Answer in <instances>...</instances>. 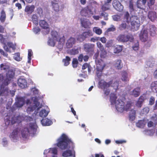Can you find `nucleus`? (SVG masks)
<instances>
[{
  "mask_svg": "<svg viewBox=\"0 0 157 157\" xmlns=\"http://www.w3.org/2000/svg\"><path fill=\"white\" fill-rule=\"evenodd\" d=\"M124 19L128 24L130 22L132 30L134 31L138 30L140 22L137 16H133L130 17L129 13L126 12L124 13Z\"/></svg>",
  "mask_w": 157,
  "mask_h": 157,
  "instance_id": "obj_1",
  "label": "nucleus"
},
{
  "mask_svg": "<svg viewBox=\"0 0 157 157\" xmlns=\"http://www.w3.org/2000/svg\"><path fill=\"white\" fill-rule=\"evenodd\" d=\"M72 145L73 148V143L65 134H63L58 139L57 143V146L62 150H64L68 148V145Z\"/></svg>",
  "mask_w": 157,
  "mask_h": 157,
  "instance_id": "obj_2",
  "label": "nucleus"
},
{
  "mask_svg": "<svg viewBox=\"0 0 157 157\" xmlns=\"http://www.w3.org/2000/svg\"><path fill=\"white\" fill-rule=\"evenodd\" d=\"M29 126L28 128H25L21 131V135L24 138H26L29 134H34L36 132V126L35 124L30 123Z\"/></svg>",
  "mask_w": 157,
  "mask_h": 157,
  "instance_id": "obj_3",
  "label": "nucleus"
},
{
  "mask_svg": "<svg viewBox=\"0 0 157 157\" xmlns=\"http://www.w3.org/2000/svg\"><path fill=\"white\" fill-rule=\"evenodd\" d=\"M96 64V74L99 78L102 75V72L105 66V64L102 59H95Z\"/></svg>",
  "mask_w": 157,
  "mask_h": 157,
  "instance_id": "obj_4",
  "label": "nucleus"
},
{
  "mask_svg": "<svg viewBox=\"0 0 157 157\" xmlns=\"http://www.w3.org/2000/svg\"><path fill=\"white\" fill-rule=\"evenodd\" d=\"M132 35L130 34L125 35L124 34H119L116 38L117 40L119 42L125 43L128 41L132 42L133 40Z\"/></svg>",
  "mask_w": 157,
  "mask_h": 157,
  "instance_id": "obj_5",
  "label": "nucleus"
},
{
  "mask_svg": "<svg viewBox=\"0 0 157 157\" xmlns=\"http://www.w3.org/2000/svg\"><path fill=\"white\" fill-rule=\"evenodd\" d=\"M94 12L92 6H87L82 9L80 13L82 16L89 17L94 14Z\"/></svg>",
  "mask_w": 157,
  "mask_h": 157,
  "instance_id": "obj_6",
  "label": "nucleus"
},
{
  "mask_svg": "<svg viewBox=\"0 0 157 157\" xmlns=\"http://www.w3.org/2000/svg\"><path fill=\"white\" fill-rule=\"evenodd\" d=\"M51 36L52 37L51 38H52V39L57 41L59 40L60 47H63V44L64 42L65 39L64 36H62L61 37H59L58 33L56 31H52L51 32Z\"/></svg>",
  "mask_w": 157,
  "mask_h": 157,
  "instance_id": "obj_7",
  "label": "nucleus"
},
{
  "mask_svg": "<svg viewBox=\"0 0 157 157\" xmlns=\"http://www.w3.org/2000/svg\"><path fill=\"white\" fill-rule=\"evenodd\" d=\"M32 99L33 100L34 105L32 106L30 105L27 109L26 111L28 114H30L31 112H33L40 105V103L38 102L36 97H33Z\"/></svg>",
  "mask_w": 157,
  "mask_h": 157,
  "instance_id": "obj_8",
  "label": "nucleus"
},
{
  "mask_svg": "<svg viewBox=\"0 0 157 157\" xmlns=\"http://www.w3.org/2000/svg\"><path fill=\"white\" fill-rule=\"evenodd\" d=\"M40 26L45 30L43 31V33L44 34H48L50 32V29L49 27V25L44 20H40L39 22Z\"/></svg>",
  "mask_w": 157,
  "mask_h": 157,
  "instance_id": "obj_9",
  "label": "nucleus"
},
{
  "mask_svg": "<svg viewBox=\"0 0 157 157\" xmlns=\"http://www.w3.org/2000/svg\"><path fill=\"white\" fill-rule=\"evenodd\" d=\"M114 104L117 111L120 112H122L124 111V103L122 100L118 99Z\"/></svg>",
  "mask_w": 157,
  "mask_h": 157,
  "instance_id": "obj_10",
  "label": "nucleus"
},
{
  "mask_svg": "<svg viewBox=\"0 0 157 157\" xmlns=\"http://www.w3.org/2000/svg\"><path fill=\"white\" fill-rule=\"evenodd\" d=\"M140 39L143 42L147 41L149 38L148 37V32L145 29H143L141 31L139 35Z\"/></svg>",
  "mask_w": 157,
  "mask_h": 157,
  "instance_id": "obj_11",
  "label": "nucleus"
},
{
  "mask_svg": "<svg viewBox=\"0 0 157 157\" xmlns=\"http://www.w3.org/2000/svg\"><path fill=\"white\" fill-rule=\"evenodd\" d=\"M112 83V80H111L108 82L103 80H101L99 82V86L101 88L104 90L109 87Z\"/></svg>",
  "mask_w": 157,
  "mask_h": 157,
  "instance_id": "obj_12",
  "label": "nucleus"
},
{
  "mask_svg": "<svg viewBox=\"0 0 157 157\" xmlns=\"http://www.w3.org/2000/svg\"><path fill=\"white\" fill-rule=\"evenodd\" d=\"M17 81V84L21 88H24L27 86L26 80L23 76H21Z\"/></svg>",
  "mask_w": 157,
  "mask_h": 157,
  "instance_id": "obj_13",
  "label": "nucleus"
},
{
  "mask_svg": "<svg viewBox=\"0 0 157 157\" xmlns=\"http://www.w3.org/2000/svg\"><path fill=\"white\" fill-rule=\"evenodd\" d=\"M113 5L114 8L117 11H121L123 9V6L117 0H114L113 1Z\"/></svg>",
  "mask_w": 157,
  "mask_h": 157,
  "instance_id": "obj_14",
  "label": "nucleus"
},
{
  "mask_svg": "<svg viewBox=\"0 0 157 157\" xmlns=\"http://www.w3.org/2000/svg\"><path fill=\"white\" fill-rule=\"evenodd\" d=\"M9 93V89L7 87H5L4 86L2 85L0 89V95L5 96H7Z\"/></svg>",
  "mask_w": 157,
  "mask_h": 157,
  "instance_id": "obj_15",
  "label": "nucleus"
},
{
  "mask_svg": "<svg viewBox=\"0 0 157 157\" xmlns=\"http://www.w3.org/2000/svg\"><path fill=\"white\" fill-rule=\"evenodd\" d=\"M4 50L7 52H11V49L14 50L15 49V46L12 43L8 42L7 44H5L3 46Z\"/></svg>",
  "mask_w": 157,
  "mask_h": 157,
  "instance_id": "obj_16",
  "label": "nucleus"
},
{
  "mask_svg": "<svg viewBox=\"0 0 157 157\" xmlns=\"http://www.w3.org/2000/svg\"><path fill=\"white\" fill-rule=\"evenodd\" d=\"M81 21L82 25L85 28H89L92 24L90 21L87 19H82Z\"/></svg>",
  "mask_w": 157,
  "mask_h": 157,
  "instance_id": "obj_17",
  "label": "nucleus"
},
{
  "mask_svg": "<svg viewBox=\"0 0 157 157\" xmlns=\"http://www.w3.org/2000/svg\"><path fill=\"white\" fill-rule=\"evenodd\" d=\"M25 103V99L23 97H18L17 98V100L15 102L17 107L20 108L22 107Z\"/></svg>",
  "mask_w": 157,
  "mask_h": 157,
  "instance_id": "obj_18",
  "label": "nucleus"
},
{
  "mask_svg": "<svg viewBox=\"0 0 157 157\" xmlns=\"http://www.w3.org/2000/svg\"><path fill=\"white\" fill-rule=\"evenodd\" d=\"M97 47L100 50L103 54V55H102V54H101L100 56L101 58H104L105 57L104 55H106V51L105 50L104 47L102 44L100 42H97Z\"/></svg>",
  "mask_w": 157,
  "mask_h": 157,
  "instance_id": "obj_19",
  "label": "nucleus"
},
{
  "mask_svg": "<svg viewBox=\"0 0 157 157\" xmlns=\"http://www.w3.org/2000/svg\"><path fill=\"white\" fill-rule=\"evenodd\" d=\"M84 49L85 51L89 52H93L94 45L90 44H86L84 45Z\"/></svg>",
  "mask_w": 157,
  "mask_h": 157,
  "instance_id": "obj_20",
  "label": "nucleus"
},
{
  "mask_svg": "<svg viewBox=\"0 0 157 157\" xmlns=\"http://www.w3.org/2000/svg\"><path fill=\"white\" fill-rule=\"evenodd\" d=\"M75 42V39L74 38L71 37L67 40L66 43V46L67 48L72 47Z\"/></svg>",
  "mask_w": 157,
  "mask_h": 157,
  "instance_id": "obj_21",
  "label": "nucleus"
},
{
  "mask_svg": "<svg viewBox=\"0 0 157 157\" xmlns=\"http://www.w3.org/2000/svg\"><path fill=\"white\" fill-rule=\"evenodd\" d=\"M140 94V89L139 87L135 88L131 92V94L135 97H138Z\"/></svg>",
  "mask_w": 157,
  "mask_h": 157,
  "instance_id": "obj_22",
  "label": "nucleus"
},
{
  "mask_svg": "<svg viewBox=\"0 0 157 157\" xmlns=\"http://www.w3.org/2000/svg\"><path fill=\"white\" fill-rule=\"evenodd\" d=\"M41 122L44 126H49L52 123V121L51 120L47 118L43 119Z\"/></svg>",
  "mask_w": 157,
  "mask_h": 157,
  "instance_id": "obj_23",
  "label": "nucleus"
},
{
  "mask_svg": "<svg viewBox=\"0 0 157 157\" xmlns=\"http://www.w3.org/2000/svg\"><path fill=\"white\" fill-rule=\"evenodd\" d=\"M148 17L151 21H153L156 18V13L153 11H149L148 13Z\"/></svg>",
  "mask_w": 157,
  "mask_h": 157,
  "instance_id": "obj_24",
  "label": "nucleus"
},
{
  "mask_svg": "<svg viewBox=\"0 0 157 157\" xmlns=\"http://www.w3.org/2000/svg\"><path fill=\"white\" fill-rule=\"evenodd\" d=\"M35 8L33 5L27 6L25 8V11L28 13L31 14L34 11Z\"/></svg>",
  "mask_w": 157,
  "mask_h": 157,
  "instance_id": "obj_25",
  "label": "nucleus"
},
{
  "mask_svg": "<svg viewBox=\"0 0 157 157\" xmlns=\"http://www.w3.org/2000/svg\"><path fill=\"white\" fill-rule=\"evenodd\" d=\"M6 15L4 10H2L0 12V21L1 22L4 23L6 19Z\"/></svg>",
  "mask_w": 157,
  "mask_h": 157,
  "instance_id": "obj_26",
  "label": "nucleus"
},
{
  "mask_svg": "<svg viewBox=\"0 0 157 157\" xmlns=\"http://www.w3.org/2000/svg\"><path fill=\"white\" fill-rule=\"evenodd\" d=\"M122 45H117L113 47V52L115 53H119L122 50Z\"/></svg>",
  "mask_w": 157,
  "mask_h": 157,
  "instance_id": "obj_27",
  "label": "nucleus"
},
{
  "mask_svg": "<svg viewBox=\"0 0 157 157\" xmlns=\"http://www.w3.org/2000/svg\"><path fill=\"white\" fill-rule=\"evenodd\" d=\"M116 94L114 93H111L110 95V101L112 104H114L117 99Z\"/></svg>",
  "mask_w": 157,
  "mask_h": 157,
  "instance_id": "obj_28",
  "label": "nucleus"
},
{
  "mask_svg": "<svg viewBox=\"0 0 157 157\" xmlns=\"http://www.w3.org/2000/svg\"><path fill=\"white\" fill-rule=\"evenodd\" d=\"M14 75L15 73L13 70H9L6 74V77L11 79L13 78Z\"/></svg>",
  "mask_w": 157,
  "mask_h": 157,
  "instance_id": "obj_29",
  "label": "nucleus"
},
{
  "mask_svg": "<svg viewBox=\"0 0 157 157\" xmlns=\"http://www.w3.org/2000/svg\"><path fill=\"white\" fill-rule=\"evenodd\" d=\"M122 77L121 79L123 81L127 82L129 81V79L128 77V73L125 71H123L122 73Z\"/></svg>",
  "mask_w": 157,
  "mask_h": 157,
  "instance_id": "obj_30",
  "label": "nucleus"
},
{
  "mask_svg": "<svg viewBox=\"0 0 157 157\" xmlns=\"http://www.w3.org/2000/svg\"><path fill=\"white\" fill-rule=\"evenodd\" d=\"M136 111L134 109L131 110L129 115V120L131 121H133L135 119Z\"/></svg>",
  "mask_w": 157,
  "mask_h": 157,
  "instance_id": "obj_31",
  "label": "nucleus"
},
{
  "mask_svg": "<svg viewBox=\"0 0 157 157\" xmlns=\"http://www.w3.org/2000/svg\"><path fill=\"white\" fill-rule=\"evenodd\" d=\"M116 68L117 69H121L123 67V64L121 63V59H118L115 64Z\"/></svg>",
  "mask_w": 157,
  "mask_h": 157,
  "instance_id": "obj_32",
  "label": "nucleus"
},
{
  "mask_svg": "<svg viewBox=\"0 0 157 157\" xmlns=\"http://www.w3.org/2000/svg\"><path fill=\"white\" fill-rule=\"evenodd\" d=\"M125 20L124 19L123 22L121 24H120L118 27L119 29L120 30H123L124 29L126 28L127 26H128V24L127 23H126L125 22L126 21H124Z\"/></svg>",
  "mask_w": 157,
  "mask_h": 157,
  "instance_id": "obj_33",
  "label": "nucleus"
},
{
  "mask_svg": "<svg viewBox=\"0 0 157 157\" xmlns=\"http://www.w3.org/2000/svg\"><path fill=\"white\" fill-rule=\"evenodd\" d=\"M72 155V152L71 150H67L63 151L62 153V156L64 157H69Z\"/></svg>",
  "mask_w": 157,
  "mask_h": 157,
  "instance_id": "obj_34",
  "label": "nucleus"
},
{
  "mask_svg": "<svg viewBox=\"0 0 157 157\" xmlns=\"http://www.w3.org/2000/svg\"><path fill=\"white\" fill-rule=\"evenodd\" d=\"M146 124V122L145 120H141L139 121L136 124V126L140 128H143Z\"/></svg>",
  "mask_w": 157,
  "mask_h": 157,
  "instance_id": "obj_35",
  "label": "nucleus"
},
{
  "mask_svg": "<svg viewBox=\"0 0 157 157\" xmlns=\"http://www.w3.org/2000/svg\"><path fill=\"white\" fill-rule=\"evenodd\" d=\"M52 8L55 12H57L59 10V6L57 3L52 2Z\"/></svg>",
  "mask_w": 157,
  "mask_h": 157,
  "instance_id": "obj_36",
  "label": "nucleus"
},
{
  "mask_svg": "<svg viewBox=\"0 0 157 157\" xmlns=\"http://www.w3.org/2000/svg\"><path fill=\"white\" fill-rule=\"evenodd\" d=\"M156 28L155 27L152 25L150 26V34L152 36H154L156 33Z\"/></svg>",
  "mask_w": 157,
  "mask_h": 157,
  "instance_id": "obj_37",
  "label": "nucleus"
},
{
  "mask_svg": "<svg viewBox=\"0 0 157 157\" xmlns=\"http://www.w3.org/2000/svg\"><path fill=\"white\" fill-rule=\"evenodd\" d=\"M17 132L18 130L17 129L14 130L10 134V138H11L14 140L16 139L17 137Z\"/></svg>",
  "mask_w": 157,
  "mask_h": 157,
  "instance_id": "obj_38",
  "label": "nucleus"
},
{
  "mask_svg": "<svg viewBox=\"0 0 157 157\" xmlns=\"http://www.w3.org/2000/svg\"><path fill=\"white\" fill-rule=\"evenodd\" d=\"M48 113L45 109H42L40 112L39 114L40 117H46L48 115Z\"/></svg>",
  "mask_w": 157,
  "mask_h": 157,
  "instance_id": "obj_39",
  "label": "nucleus"
},
{
  "mask_svg": "<svg viewBox=\"0 0 157 157\" xmlns=\"http://www.w3.org/2000/svg\"><path fill=\"white\" fill-rule=\"evenodd\" d=\"M93 31L98 35H100L102 33L101 29L98 27H94L93 29Z\"/></svg>",
  "mask_w": 157,
  "mask_h": 157,
  "instance_id": "obj_40",
  "label": "nucleus"
},
{
  "mask_svg": "<svg viewBox=\"0 0 157 157\" xmlns=\"http://www.w3.org/2000/svg\"><path fill=\"white\" fill-rule=\"evenodd\" d=\"M132 106V103L130 101H127L125 105H124V110L128 111L129 110Z\"/></svg>",
  "mask_w": 157,
  "mask_h": 157,
  "instance_id": "obj_41",
  "label": "nucleus"
},
{
  "mask_svg": "<svg viewBox=\"0 0 157 157\" xmlns=\"http://www.w3.org/2000/svg\"><path fill=\"white\" fill-rule=\"evenodd\" d=\"M79 52L78 48H75L70 50L68 51V53L71 55H74L78 54Z\"/></svg>",
  "mask_w": 157,
  "mask_h": 157,
  "instance_id": "obj_42",
  "label": "nucleus"
},
{
  "mask_svg": "<svg viewBox=\"0 0 157 157\" xmlns=\"http://www.w3.org/2000/svg\"><path fill=\"white\" fill-rule=\"evenodd\" d=\"M56 41H57L53 40L52 38H50L48 41V44L49 46H54Z\"/></svg>",
  "mask_w": 157,
  "mask_h": 157,
  "instance_id": "obj_43",
  "label": "nucleus"
},
{
  "mask_svg": "<svg viewBox=\"0 0 157 157\" xmlns=\"http://www.w3.org/2000/svg\"><path fill=\"white\" fill-rule=\"evenodd\" d=\"M151 88L152 90H155L157 91V81H154L151 83Z\"/></svg>",
  "mask_w": 157,
  "mask_h": 157,
  "instance_id": "obj_44",
  "label": "nucleus"
},
{
  "mask_svg": "<svg viewBox=\"0 0 157 157\" xmlns=\"http://www.w3.org/2000/svg\"><path fill=\"white\" fill-rule=\"evenodd\" d=\"M32 19L33 23L36 25H37L38 24V17L36 14H33L32 17Z\"/></svg>",
  "mask_w": 157,
  "mask_h": 157,
  "instance_id": "obj_45",
  "label": "nucleus"
},
{
  "mask_svg": "<svg viewBox=\"0 0 157 157\" xmlns=\"http://www.w3.org/2000/svg\"><path fill=\"white\" fill-rule=\"evenodd\" d=\"M129 9L130 12L131 13H132L134 10V4L132 2L130 1L129 5Z\"/></svg>",
  "mask_w": 157,
  "mask_h": 157,
  "instance_id": "obj_46",
  "label": "nucleus"
},
{
  "mask_svg": "<svg viewBox=\"0 0 157 157\" xmlns=\"http://www.w3.org/2000/svg\"><path fill=\"white\" fill-rule=\"evenodd\" d=\"M136 6L137 7L140 9H142L145 6L144 5L142 4L141 0H138L136 2Z\"/></svg>",
  "mask_w": 157,
  "mask_h": 157,
  "instance_id": "obj_47",
  "label": "nucleus"
},
{
  "mask_svg": "<svg viewBox=\"0 0 157 157\" xmlns=\"http://www.w3.org/2000/svg\"><path fill=\"white\" fill-rule=\"evenodd\" d=\"M113 89L115 90L116 91L118 89L119 86V82L118 81H116L114 82L113 84L111 85Z\"/></svg>",
  "mask_w": 157,
  "mask_h": 157,
  "instance_id": "obj_48",
  "label": "nucleus"
},
{
  "mask_svg": "<svg viewBox=\"0 0 157 157\" xmlns=\"http://www.w3.org/2000/svg\"><path fill=\"white\" fill-rule=\"evenodd\" d=\"M110 7V5L107 3H105L101 7V9L103 11H105L108 10Z\"/></svg>",
  "mask_w": 157,
  "mask_h": 157,
  "instance_id": "obj_49",
  "label": "nucleus"
},
{
  "mask_svg": "<svg viewBox=\"0 0 157 157\" xmlns=\"http://www.w3.org/2000/svg\"><path fill=\"white\" fill-rule=\"evenodd\" d=\"M96 5H98V3L94 1L91 2V5L89 6H92L93 7V10L94 11V12H95L96 10L95 7H96Z\"/></svg>",
  "mask_w": 157,
  "mask_h": 157,
  "instance_id": "obj_50",
  "label": "nucleus"
},
{
  "mask_svg": "<svg viewBox=\"0 0 157 157\" xmlns=\"http://www.w3.org/2000/svg\"><path fill=\"white\" fill-rule=\"evenodd\" d=\"M11 79L8 78H6V79L4 80V81L2 82V84L3 86H7L9 83H10V81Z\"/></svg>",
  "mask_w": 157,
  "mask_h": 157,
  "instance_id": "obj_51",
  "label": "nucleus"
},
{
  "mask_svg": "<svg viewBox=\"0 0 157 157\" xmlns=\"http://www.w3.org/2000/svg\"><path fill=\"white\" fill-rule=\"evenodd\" d=\"M0 67L1 70L6 71L9 69V67L2 63L0 65Z\"/></svg>",
  "mask_w": 157,
  "mask_h": 157,
  "instance_id": "obj_52",
  "label": "nucleus"
},
{
  "mask_svg": "<svg viewBox=\"0 0 157 157\" xmlns=\"http://www.w3.org/2000/svg\"><path fill=\"white\" fill-rule=\"evenodd\" d=\"M113 44V40H110L107 41V42L105 44L106 47L109 48L111 47Z\"/></svg>",
  "mask_w": 157,
  "mask_h": 157,
  "instance_id": "obj_53",
  "label": "nucleus"
},
{
  "mask_svg": "<svg viewBox=\"0 0 157 157\" xmlns=\"http://www.w3.org/2000/svg\"><path fill=\"white\" fill-rule=\"evenodd\" d=\"M116 29L115 26L112 25H111V27L110 28H108L106 32H113L116 30Z\"/></svg>",
  "mask_w": 157,
  "mask_h": 157,
  "instance_id": "obj_54",
  "label": "nucleus"
},
{
  "mask_svg": "<svg viewBox=\"0 0 157 157\" xmlns=\"http://www.w3.org/2000/svg\"><path fill=\"white\" fill-rule=\"evenodd\" d=\"M149 109L148 108L145 107L141 111V113L144 114H146L149 112Z\"/></svg>",
  "mask_w": 157,
  "mask_h": 157,
  "instance_id": "obj_55",
  "label": "nucleus"
},
{
  "mask_svg": "<svg viewBox=\"0 0 157 157\" xmlns=\"http://www.w3.org/2000/svg\"><path fill=\"white\" fill-rule=\"evenodd\" d=\"M78 64V59H73L72 62V65L74 68H76L77 67Z\"/></svg>",
  "mask_w": 157,
  "mask_h": 157,
  "instance_id": "obj_56",
  "label": "nucleus"
},
{
  "mask_svg": "<svg viewBox=\"0 0 157 157\" xmlns=\"http://www.w3.org/2000/svg\"><path fill=\"white\" fill-rule=\"evenodd\" d=\"M33 31L35 34H38L40 32V30L38 27H36L33 29Z\"/></svg>",
  "mask_w": 157,
  "mask_h": 157,
  "instance_id": "obj_57",
  "label": "nucleus"
},
{
  "mask_svg": "<svg viewBox=\"0 0 157 157\" xmlns=\"http://www.w3.org/2000/svg\"><path fill=\"white\" fill-rule=\"evenodd\" d=\"M37 13L40 16V17H43V14L42 9L40 8H39L37 9Z\"/></svg>",
  "mask_w": 157,
  "mask_h": 157,
  "instance_id": "obj_58",
  "label": "nucleus"
},
{
  "mask_svg": "<svg viewBox=\"0 0 157 157\" xmlns=\"http://www.w3.org/2000/svg\"><path fill=\"white\" fill-rule=\"evenodd\" d=\"M113 18L114 21H118L121 20L120 16L118 15H115L113 16Z\"/></svg>",
  "mask_w": 157,
  "mask_h": 157,
  "instance_id": "obj_59",
  "label": "nucleus"
},
{
  "mask_svg": "<svg viewBox=\"0 0 157 157\" xmlns=\"http://www.w3.org/2000/svg\"><path fill=\"white\" fill-rule=\"evenodd\" d=\"M101 15L104 17L105 20H108V14L107 13L105 12H103L101 13Z\"/></svg>",
  "mask_w": 157,
  "mask_h": 157,
  "instance_id": "obj_60",
  "label": "nucleus"
},
{
  "mask_svg": "<svg viewBox=\"0 0 157 157\" xmlns=\"http://www.w3.org/2000/svg\"><path fill=\"white\" fill-rule=\"evenodd\" d=\"M155 0H148L147 3L149 7L154 5L155 3Z\"/></svg>",
  "mask_w": 157,
  "mask_h": 157,
  "instance_id": "obj_61",
  "label": "nucleus"
},
{
  "mask_svg": "<svg viewBox=\"0 0 157 157\" xmlns=\"http://www.w3.org/2000/svg\"><path fill=\"white\" fill-rule=\"evenodd\" d=\"M139 43L136 41L134 45L133 46L132 48L135 51L139 49Z\"/></svg>",
  "mask_w": 157,
  "mask_h": 157,
  "instance_id": "obj_62",
  "label": "nucleus"
},
{
  "mask_svg": "<svg viewBox=\"0 0 157 157\" xmlns=\"http://www.w3.org/2000/svg\"><path fill=\"white\" fill-rule=\"evenodd\" d=\"M98 40L101 41L103 43H105L107 41V39L105 37H98Z\"/></svg>",
  "mask_w": 157,
  "mask_h": 157,
  "instance_id": "obj_63",
  "label": "nucleus"
},
{
  "mask_svg": "<svg viewBox=\"0 0 157 157\" xmlns=\"http://www.w3.org/2000/svg\"><path fill=\"white\" fill-rule=\"evenodd\" d=\"M155 98L151 96L149 100V104L151 105H153L155 103Z\"/></svg>",
  "mask_w": 157,
  "mask_h": 157,
  "instance_id": "obj_64",
  "label": "nucleus"
}]
</instances>
